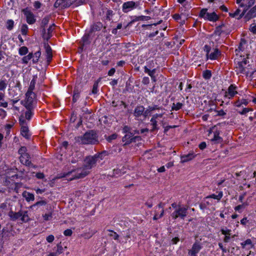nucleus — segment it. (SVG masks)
I'll list each match as a JSON object with an SVG mask.
<instances>
[{"instance_id":"nucleus-1","label":"nucleus","mask_w":256,"mask_h":256,"mask_svg":"<svg viewBox=\"0 0 256 256\" xmlns=\"http://www.w3.org/2000/svg\"><path fill=\"white\" fill-rule=\"evenodd\" d=\"M77 140L83 144H95L99 143L98 134L94 130L86 132L82 136H78Z\"/></svg>"},{"instance_id":"nucleus-2","label":"nucleus","mask_w":256,"mask_h":256,"mask_svg":"<svg viewBox=\"0 0 256 256\" xmlns=\"http://www.w3.org/2000/svg\"><path fill=\"white\" fill-rule=\"evenodd\" d=\"M88 172L86 171L84 168H79L66 173L64 174V177H68L71 176L72 177L68 178L69 180H72L76 179L82 178L88 176Z\"/></svg>"},{"instance_id":"nucleus-3","label":"nucleus","mask_w":256,"mask_h":256,"mask_svg":"<svg viewBox=\"0 0 256 256\" xmlns=\"http://www.w3.org/2000/svg\"><path fill=\"white\" fill-rule=\"evenodd\" d=\"M247 64L248 60L245 58L242 62H238L236 68L238 70V72L245 74L246 76H248L249 74H250L251 75L252 74L254 71L252 70L251 72L252 69L251 68L250 64L247 65Z\"/></svg>"},{"instance_id":"nucleus-4","label":"nucleus","mask_w":256,"mask_h":256,"mask_svg":"<svg viewBox=\"0 0 256 256\" xmlns=\"http://www.w3.org/2000/svg\"><path fill=\"white\" fill-rule=\"evenodd\" d=\"M97 161L98 160L96 159V157L94 156H87L84 160L82 167L86 171L88 172L89 174L90 172V170L96 166Z\"/></svg>"},{"instance_id":"nucleus-5","label":"nucleus","mask_w":256,"mask_h":256,"mask_svg":"<svg viewBox=\"0 0 256 256\" xmlns=\"http://www.w3.org/2000/svg\"><path fill=\"white\" fill-rule=\"evenodd\" d=\"M188 208V206L186 207L181 206L178 208L171 214V216L174 220H176L178 218H180L181 219L184 220L185 217L187 216Z\"/></svg>"},{"instance_id":"nucleus-6","label":"nucleus","mask_w":256,"mask_h":256,"mask_svg":"<svg viewBox=\"0 0 256 256\" xmlns=\"http://www.w3.org/2000/svg\"><path fill=\"white\" fill-rule=\"evenodd\" d=\"M26 102L24 104L26 108H34V100L36 97L34 92L28 91L26 94Z\"/></svg>"},{"instance_id":"nucleus-7","label":"nucleus","mask_w":256,"mask_h":256,"mask_svg":"<svg viewBox=\"0 0 256 256\" xmlns=\"http://www.w3.org/2000/svg\"><path fill=\"white\" fill-rule=\"evenodd\" d=\"M22 12L26 18V22L28 24H33L36 22L34 15L31 11L28 10L27 8H24L22 10Z\"/></svg>"},{"instance_id":"nucleus-8","label":"nucleus","mask_w":256,"mask_h":256,"mask_svg":"<svg viewBox=\"0 0 256 256\" xmlns=\"http://www.w3.org/2000/svg\"><path fill=\"white\" fill-rule=\"evenodd\" d=\"M30 156L29 154H25V155H22V156H20V160L21 163L26 165V166L36 168V166L34 165L30 160Z\"/></svg>"},{"instance_id":"nucleus-9","label":"nucleus","mask_w":256,"mask_h":256,"mask_svg":"<svg viewBox=\"0 0 256 256\" xmlns=\"http://www.w3.org/2000/svg\"><path fill=\"white\" fill-rule=\"evenodd\" d=\"M134 132H132L127 133L122 137V140L123 142H125L123 145L124 146H126L131 144V139H132V137L134 136L135 134H138V131L134 130Z\"/></svg>"},{"instance_id":"nucleus-10","label":"nucleus","mask_w":256,"mask_h":256,"mask_svg":"<svg viewBox=\"0 0 256 256\" xmlns=\"http://www.w3.org/2000/svg\"><path fill=\"white\" fill-rule=\"evenodd\" d=\"M22 212V210L18 212H14L12 210H10L8 213V216L10 217V220L12 221H16L18 219L20 220Z\"/></svg>"},{"instance_id":"nucleus-11","label":"nucleus","mask_w":256,"mask_h":256,"mask_svg":"<svg viewBox=\"0 0 256 256\" xmlns=\"http://www.w3.org/2000/svg\"><path fill=\"white\" fill-rule=\"evenodd\" d=\"M255 3V0H250L247 4H241L240 6L241 7H244V10L242 13L239 16V17L238 19L241 18L245 14L246 12L248 10V9L254 4Z\"/></svg>"},{"instance_id":"nucleus-12","label":"nucleus","mask_w":256,"mask_h":256,"mask_svg":"<svg viewBox=\"0 0 256 256\" xmlns=\"http://www.w3.org/2000/svg\"><path fill=\"white\" fill-rule=\"evenodd\" d=\"M196 156V154H194V152H190L187 154L182 155L180 156V162L182 163L188 162L194 158Z\"/></svg>"},{"instance_id":"nucleus-13","label":"nucleus","mask_w":256,"mask_h":256,"mask_svg":"<svg viewBox=\"0 0 256 256\" xmlns=\"http://www.w3.org/2000/svg\"><path fill=\"white\" fill-rule=\"evenodd\" d=\"M103 27V24L102 22H95L91 26L89 31L90 32V34H92L96 32L100 31Z\"/></svg>"},{"instance_id":"nucleus-14","label":"nucleus","mask_w":256,"mask_h":256,"mask_svg":"<svg viewBox=\"0 0 256 256\" xmlns=\"http://www.w3.org/2000/svg\"><path fill=\"white\" fill-rule=\"evenodd\" d=\"M236 88V87L234 84H230L228 88V92H226L225 96H228V95L230 96L229 98L234 97V95L238 93V92L235 90Z\"/></svg>"},{"instance_id":"nucleus-15","label":"nucleus","mask_w":256,"mask_h":256,"mask_svg":"<svg viewBox=\"0 0 256 256\" xmlns=\"http://www.w3.org/2000/svg\"><path fill=\"white\" fill-rule=\"evenodd\" d=\"M201 248L202 246L200 244L195 242L193 244L192 250L188 252V254L192 256H196V254L198 252Z\"/></svg>"},{"instance_id":"nucleus-16","label":"nucleus","mask_w":256,"mask_h":256,"mask_svg":"<svg viewBox=\"0 0 256 256\" xmlns=\"http://www.w3.org/2000/svg\"><path fill=\"white\" fill-rule=\"evenodd\" d=\"M135 4L136 3L132 1L124 2L122 5V10L124 12H127L134 8Z\"/></svg>"},{"instance_id":"nucleus-17","label":"nucleus","mask_w":256,"mask_h":256,"mask_svg":"<svg viewBox=\"0 0 256 256\" xmlns=\"http://www.w3.org/2000/svg\"><path fill=\"white\" fill-rule=\"evenodd\" d=\"M46 52V59L48 64L51 62L52 58V50L50 46L47 44H44Z\"/></svg>"},{"instance_id":"nucleus-18","label":"nucleus","mask_w":256,"mask_h":256,"mask_svg":"<svg viewBox=\"0 0 256 256\" xmlns=\"http://www.w3.org/2000/svg\"><path fill=\"white\" fill-rule=\"evenodd\" d=\"M145 108L142 106H138L134 109V115L136 118H138L143 114Z\"/></svg>"},{"instance_id":"nucleus-19","label":"nucleus","mask_w":256,"mask_h":256,"mask_svg":"<svg viewBox=\"0 0 256 256\" xmlns=\"http://www.w3.org/2000/svg\"><path fill=\"white\" fill-rule=\"evenodd\" d=\"M92 34H90V32L89 31L88 33L86 34L82 38V44H81V46L80 48L82 50L84 46L86 44H89L90 43V37L92 36Z\"/></svg>"},{"instance_id":"nucleus-20","label":"nucleus","mask_w":256,"mask_h":256,"mask_svg":"<svg viewBox=\"0 0 256 256\" xmlns=\"http://www.w3.org/2000/svg\"><path fill=\"white\" fill-rule=\"evenodd\" d=\"M220 54V52L218 48H215L214 51L209 54L208 56L206 57L210 60H216Z\"/></svg>"},{"instance_id":"nucleus-21","label":"nucleus","mask_w":256,"mask_h":256,"mask_svg":"<svg viewBox=\"0 0 256 256\" xmlns=\"http://www.w3.org/2000/svg\"><path fill=\"white\" fill-rule=\"evenodd\" d=\"M80 92V90L79 88V87L78 86H76L74 90V94L72 97L73 102H76L79 98Z\"/></svg>"},{"instance_id":"nucleus-22","label":"nucleus","mask_w":256,"mask_h":256,"mask_svg":"<svg viewBox=\"0 0 256 256\" xmlns=\"http://www.w3.org/2000/svg\"><path fill=\"white\" fill-rule=\"evenodd\" d=\"M218 18H219L216 13L215 12H213L212 13L208 12L206 19L210 21L216 22L218 20Z\"/></svg>"},{"instance_id":"nucleus-23","label":"nucleus","mask_w":256,"mask_h":256,"mask_svg":"<svg viewBox=\"0 0 256 256\" xmlns=\"http://www.w3.org/2000/svg\"><path fill=\"white\" fill-rule=\"evenodd\" d=\"M22 196L25 198L27 202H30V200L33 201L34 200V194L26 191H24L22 192Z\"/></svg>"},{"instance_id":"nucleus-24","label":"nucleus","mask_w":256,"mask_h":256,"mask_svg":"<svg viewBox=\"0 0 256 256\" xmlns=\"http://www.w3.org/2000/svg\"><path fill=\"white\" fill-rule=\"evenodd\" d=\"M30 220V218L28 214V211L22 210V216L20 220L22 222H28Z\"/></svg>"},{"instance_id":"nucleus-25","label":"nucleus","mask_w":256,"mask_h":256,"mask_svg":"<svg viewBox=\"0 0 256 256\" xmlns=\"http://www.w3.org/2000/svg\"><path fill=\"white\" fill-rule=\"evenodd\" d=\"M21 134L26 139H29L30 135L29 134V130L27 126H22L21 128Z\"/></svg>"},{"instance_id":"nucleus-26","label":"nucleus","mask_w":256,"mask_h":256,"mask_svg":"<svg viewBox=\"0 0 256 256\" xmlns=\"http://www.w3.org/2000/svg\"><path fill=\"white\" fill-rule=\"evenodd\" d=\"M47 204V202L46 200H42L38 202H37L34 204L30 206V208L34 210H37L40 206H45Z\"/></svg>"},{"instance_id":"nucleus-27","label":"nucleus","mask_w":256,"mask_h":256,"mask_svg":"<svg viewBox=\"0 0 256 256\" xmlns=\"http://www.w3.org/2000/svg\"><path fill=\"white\" fill-rule=\"evenodd\" d=\"M66 0H56L54 4V6L56 8L60 6L62 7V8H68V6H66Z\"/></svg>"},{"instance_id":"nucleus-28","label":"nucleus","mask_w":256,"mask_h":256,"mask_svg":"<svg viewBox=\"0 0 256 256\" xmlns=\"http://www.w3.org/2000/svg\"><path fill=\"white\" fill-rule=\"evenodd\" d=\"M219 130H216L214 132V138L212 139V141L215 142H222V138L219 136L220 135Z\"/></svg>"},{"instance_id":"nucleus-29","label":"nucleus","mask_w":256,"mask_h":256,"mask_svg":"<svg viewBox=\"0 0 256 256\" xmlns=\"http://www.w3.org/2000/svg\"><path fill=\"white\" fill-rule=\"evenodd\" d=\"M256 16V5L251 8L246 14V17L248 19H250Z\"/></svg>"},{"instance_id":"nucleus-30","label":"nucleus","mask_w":256,"mask_h":256,"mask_svg":"<svg viewBox=\"0 0 256 256\" xmlns=\"http://www.w3.org/2000/svg\"><path fill=\"white\" fill-rule=\"evenodd\" d=\"M217 192L218 193V195H216L215 194H212L211 195L208 196L206 197V198H214V199H216L218 200H220L221 199V198L222 197L223 194H222V192Z\"/></svg>"},{"instance_id":"nucleus-31","label":"nucleus","mask_w":256,"mask_h":256,"mask_svg":"<svg viewBox=\"0 0 256 256\" xmlns=\"http://www.w3.org/2000/svg\"><path fill=\"white\" fill-rule=\"evenodd\" d=\"M148 66H145L144 67V72L146 73H147L150 77L152 76H154L156 72V69L154 68L151 70L150 68H148Z\"/></svg>"},{"instance_id":"nucleus-32","label":"nucleus","mask_w":256,"mask_h":256,"mask_svg":"<svg viewBox=\"0 0 256 256\" xmlns=\"http://www.w3.org/2000/svg\"><path fill=\"white\" fill-rule=\"evenodd\" d=\"M27 110L25 112V118L28 120H30L33 115L32 110L34 108H26Z\"/></svg>"},{"instance_id":"nucleus-33","label":"nucleus","mask_w":256,"mask_h":256,"mask_svg":"<svg viewBox=\"0 0 256 256\" xmlns=\"http://www.w3.org/2000/svg\"><path fill=\"white\" fill-rule=\"evenodd\" d=\"M108 152L107 151L104 150L98 153L94 156L96 157V159L98 160V158L102 160L103 158L108 156Z\"/></svg>"},{"instance_id":"nucleus-34","label":"nucleus","mask_w":256,"mask_h":256,"mask_svg":"<svg viewBox=\"0 0 256 256\" xmlns=\"http://www.w3.org/2000/svg\"><path fill=\"white\" fill-rule=\"evenodd\" d=\"M36 83V77L34 76L32 80L30 82V86L28 88V91L33 92L32 91L34 89Z\"/></svg>"},{"instance_id":"nucleus-35","label":"nucleus","mask_w":256,"mask_h":256,"mask_svg":"<svg viewBox=\"0 0 256 256\" xmlns=\"http://www.w3.org/2000/svg\"><path fill=\"white\" fill-rule=\"evenodd\" d=\"M183 106V104L181 102H178L176 104L173 103L172 106V110H178L180 108H182Z\"/></svg>"},{"instance_id":"nucleus-36","label":"nucleus","mask_w":256,"mask_h":256,"mask_svg":"<svg viewBox=\"0 0 256 256\" xmlns=\"http://www.w3.org/2000/svg\"><path fill=\"white\" fill-rule=\"evenodd\" d=\"M248 104L247 100L245 99H242L241 100H238L235 102V106L237 107L240 106L242 104H244L245 106H246Z\"/></svg>"},{"instance_id":"nucleus-37","label":"nucleus","mask_w":256,"mask_h":256,"mask_svg":"<svg viewBox=\"0 0 256 256\" xmlns=\"http://www.w3.org/2000/svg\"><path fill=\"white\" fill-rule=\"evenodd\" d=\"M41 55V52L40 50H38L34 54V58L32 59V62L34 63H36L38 62V59Z\"/></svg>"},{"instance_id":"nucleus-38","label":"nucleus","mask_w":256,"mask_h":256,"mask_svg":"<svg viewBox=\"0 0 256 256\" xmlns=\"http://www.w3.org/2000/svg\"><path fill=\"white\" fill-rule=\"evenodd\" d=\"M202 76L206 80L210 79L212 76L211 71L209 70H206L204 71Z\"/></svg>"},{"instance_id":"nucleus-39","label":"nucleus","mask_w":256,"mask_h":256,"mask_svg":"<svg viewBox=\"0 0 256 256\" xmlns=\"http://www.w3.org/2000/svg\"><path fill=\"white\" fill-rule=\"evenodd\" d=\"M14 22L12 20H9L6 22V27L9 30H12L14 28Z\"/></svg>"},{"instance_id":"nucleus-40","label":"nucleus","mask_w":256,"mask_h":256,"mask_svg":"<svg viewBox=\"0 0 256 256\" xmlns=\"http://www.w3.org/2000/svg\"><path fill=\"white\" fill-rule=\"evenodd\" d=\"M224 26V24H222L220 26H217L214 32V34L216 35H218V36H220L222 32V28Z\"/></svg>"},{"instance_id":"nucleus-41","label":"nucleus","mask_w":256,"mask_h":256,"mask_svg":"<svg viewBox=\"0 0 256 256\" xmlns=\"http://www.w3.org/2000/svg\"><path fill=\"white\" fill-rule=\"evenodd\" d=\"M220 232L222 234L224 235H225V236H231V230L227 228H222L220 230Z\"/></svg>"},{"instance_id":"nucleus-42","label":"nucleus","mask_w":256,"mask_h":256,"mask_svg":"<svg viewBox=\"0 0 256 256\" xmlns=\"http://www.w3.org/2000/svg\"><path fill=\"white\" fill-rule=\"evenodd\" d=\"M42 28V36L44 38V39L46 40H48L50 39V36H48V32H46V30L45 29V28Z\"/></svg>"},{"instance_id":"nucleus-43","label":"nucleus","mask_w":256,"mask_h":256,"mask_svg":"<svg viewBox=\"0 0 256 256\" xmlns=\"http://www.w3.org/2000/svg\"><path fill=\"white\" fill-rule=\"evenodd\" d=\"M28 52V48L26 46H22L19 48L20 54L22 56L26 54Z\"/></svg>"},{"instance_id":"nucleus-44","label":"nucleus","mask_w":256,"mask_h":256,"mask_svg":"<svg viewBox=\"0 0 256 256\" xmlns=\"http://www.w3.org/2000/svg\"><path fill=\"white\" fill-rule=\"evenodd\" d=\"M207 10H208L207 8H202L200 12L199 16L206 19V16H207V14L208 13L207 12Z\"/></svg>"},{"instance_id":"nucleus-45","label":"nucleus","mask_w":256,"mask_h":256,"mask_svg":"<svg viewBox=\"0 0 256 256\" xmlns=\"http://www.w3.org/2000/svg\"><path fill=\"white\" fill-rule=\"evenodd\" d=\"M246 40L244 38H242L238 45V49L242 51L244 50V46L246 44Z\"/></svg>"},{"instance_id":"nucleus-46","label":"nucleus","mask_w":256,"mask_h":256,"mask_svg":"<svg viewBox=\"0 0 256 256\" xmlns=\"http://www.w3.org/2000/svg\"><path fill=\"white\" fill-rule=\"evenodd\" d=\"M57 249L55 252L58 256L63 252V248L61 245V242L58 244L56 246Z\"/></svg>"},{"instance_id":"nucleus-47","label":"nucleus","mask_w":256,"mask_h":256,"mask_svg":"<svg viewBox=\"0 0 256 256\" xmlns=\"http://www.w3.org/2000/svg\"><path fill=\"white\" fill-rule=\"evenodd\" d=\"M26 148L25 146H22L18 151V154L22 156V155H25V154H28L26 152Z\"/></svg>"},{"instance_id":"nucleus-48","label":"nucleus","mask_w":256,"mask_h":256,"mask_svg":"<svg viewBox=\"0 0 256 256\" xmlns=\"http://www.w3.org/2000/svg\"><path fill=\"white\" fill-rule=\"evenodd\" d=\"M108 231L111 232L110 234H109L110 236L112 237L114 240H118L119 236L118 234H117L116 232H114L112 230H108Z\"/></svg>"},{"instance_id":"nucleus-49","label":"nucleus","mask_w":256,"mask_h":256,"mask_svg":"<svg viewBox=\"0 0 256 256\" xmlns=\"http://www.w3.org/2000/svg\"><path fill=\"white\" fill-rule=\"evenodd\" d=\"M49 20L50 18L48 17L44 18L42 21L41 28H45L46 26L48 24Z\"/></svg>"},{"instance_id":"nucleus-50","label":"nucleus","mask_w":256,"mask_h":256,"mask_svg":"<svg viewBox=\"0 0 256 256\" xmlns=\"http://www.w3.org/2000/svg\"><path fill=\"white\" fill-rule=\"evenodd\" d=\"M150 122H152V128L151 130V132H154V130H158L157 128V121L154 118H151Z\"/></svg>"},{"instance_id":"nucleus-51","label":"nucleus","mask_w":256,"mask_h":256,"mask_svg":"<svg viewBox=\"0 0 256 256\" xmlns=\"http://www.w3.org/2000/svg\"><path fill=\"white\" fill-rule=\"evenodd\" d=\"M28 30V27L26 24H22L21 28V32L22 35H26Z\"/></svg>"},{"instance_id":"nucleus-52","label":"nucleus","mask_w":256,"mask_h":256,"mask_svg":"<svg viewBox=\"0 0 256 256\" xmlns=\"http://www.w3.org/2000/svg\"><path fill=\"white\" fill-rule=\"evenodd\" d=\"M54 26H55V25L54 24H53L52 25H51L49 28L48 29V36H50V38L52 37V32L54 31Z\"/></svg>"},{"instance_id":"nucleus-53","label":"nucleus","mask_w":256,"mask_h":256,"mask_svg":"<svg viewBox=\"0 0 256 256\" xmlns=\"http://www.w3.org/2000/svg\"><path fill=\"white\" fill-rule=\"evenodd\" d=\"M7 84L4 80L0 81V90H4L6 87Z\"/></svg>"},{"instance_id":"nucleus-54","label":"nucleus","mask_w":256,"mask_h":256,"mask_svg":"<svg viewBox=\"0 0 256 256\" xmlns=\"http://www.w3.org/2000/svg\"><path fill=\"white\" fill-rule=\"evenodd\" d=\"M98 83L96 82L94 83L92 87V92L93 94H96L98 92Z\"/></svg>"},{"instance_id":"nucleus-55","label":"nucleus","mask_w":256,"mask_h":256,"mask_svg":"<svg viewBox=\"0 0 256 256\" xmlns=\"http://www.w3.org/2000/svg\"><path fill=\"white\" fill-rule=\"evenodd\" d=\"M244 242V244H245L246 246H248V248H247L248 249H250V248H252V242L251 240L250 239H247L246 241Z\"/></svg>"},{"instance_id":"nucleus-56","label":"nucleus","mask_w":256,"mask_h":256,"mask_svg":"<svg viewBox=\"0 0 256 256\" xmlns=\"http://www.w3.org/2000/svg\"><path fill=\"white\" fill-rule=\"evenodd\" d=\"M214 112H217L216 116H218L224 117L226 115V112H225L222 110H215Z\"/></svg>"},{"instance_id":"nucleus-57","label":"nucleus","mask_w":256,"mask_h":256,"mask_svg":"<svg viewBox=\"0 0 256 256\" xmlns=\"http://www.w3.org/2000/svg\"><path fill=\"white\" fill-rule=\"evenodd\" d=\"M117 138V134H112L110 136H108L106 140L108 142H111L112 140L116 139Z\"/></svg>"},{"instance_id":"nucleus-58","label":"nucleus","mask_w":256,"mask_h":256,"mask_svg":"<svg viewBox=\"0 0 256 256\" xmlns=\"http://www.w3.org/2000/svg\"><path fill=\"white\" fill-rule=\"evenodd\" d=\"M123 132L127 134L128 132H132L131 131V128L128 126H125L122 128Z\"/></svg>"},{"instance_id":"nucleus-59","label":"nucleus","mask_w":256,"mask_h":256,"mask_svg":"<svg viewBox=\"0 0 256 256\" xmlns=\"http://www.w3.org/2000/svg\"><path fill=\"white\" fill-rule=\"evenodd\" d=\"M204 50L206 52V56H208V54H210L211 50L210 46L206 44L204 46Z\"/></svg>"},{"instance_id":"nucleus-60","label":"nucleus","mask_w":256,"mask_h":256,"mask_svg":"<svg viewBox=\"0 0 256 256\" xmlns=\"http://www.w3.org/2000/svg\"><path fill=\"white\" fill-rule=\"evenodd\" d=\"M250 30L254 34H256V24H252L250 26Z\"/></svg>"},{"instance_id":"nucleus-61","label":"nucleus","mask_w":256,"mask_h":256,"mask_svg":"<svg viewBox=\"0 0 256 256\" xmlns=\"http://www.w3.org/2000/svg\"><path fill=\"white\" fill-rule=\"evenodd\" d=\"M112 16V10H108L106 14V19L108 20H111V17Z\"/></svg>"},{"instance_id":"nucleus-62","label":"nucleus","mask_w":256,"mask_h":256,"mask_svg":"<svg viewBox=\"0 0 256 256\" xmlns=\"http://www.w3.org/2000/svg\"><path fill=\"white\" fill-rule=\"evenodd\" d=\"M161 108L158 106V105H154V106H148V110H150V112H152L156 110H160Z\"/></svg>"},{"instance_id":"nucleus-63","label":"nucleus","mask_w":256,"mask_h":256,"mask_svg":"<svg viewBox=\"0 0 256 256\" xmlns=\"http://www.w3.org/2000/svg\"><path fill=\"white\" fill-rule=\"evenodd\" d=\"M240 10L239 9L236 10L234 12V13H230L229 15L232 18L236 17V16H238L240 12Z\"/></svg>"},{"instance_id":"nucleus-64","label":"nucleus","mask_w":256,"mask_h":256,"mask_svg":"<svg viewBox=\"0 0 256 256\" xmlns=\"http://www.w3.org/2000/svg\"><path fill=\"white\" fill-rule=\"evenodd\" d=\"M54 237L52 234L49 235L48 236L46 237V238L47 242H50V243L54 241Z\"/></svg>"}]
</instances>
